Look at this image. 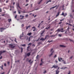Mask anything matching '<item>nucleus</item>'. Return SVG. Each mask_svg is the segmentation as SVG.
Returning <instances> with one entry per match:
<instances>
[{"label":"nucleus","mask_w":74,"mask_h":74,"mask_svg":"<svg viewBox=\"0 0 74 74\" xmlns=\"http://www.w3.org/2000/svg\"><path fill=\"white\" fill-rule=\"evenodd\" d=\"M5 28H0V30L1 32H3V30H5Z\"/></svg>","instance_id":"0eeeda50"},{"label":"nucleus","mask_w":74,"mask_h":74,"mask_svg":"<svg viewBox=\"0 0 74 74\" xmlns=\"http://www.w3.org/2000/svg\"><path fill=\"white\" fill-rule=\"evenodd\" d=\"M23 12V13H26V12H25V11L24 12Z\"/></svg>","instance_id":"e2e57ef3"},{"label":"nucleus","mask_w":74,"mask_h":74,"mask_svg":"<svg viewBox=\"0 0 74 74\" xmlns=\"http://www.w3.org/2000/svg\"><path fill=\"white\" fill-rule=\"evenodd\" d=\"M32 47H36V45H35V44H33Z\"/></svg>","instance_id":"4c0bfd02"},{"label":"nucleus","mask_w":74,"mask_h":74,"mask_svg":"<svg viewBox=\"0 0 74 74\" xmlns=\"http://www.w3.org/2000/svg\"><path fill=\"white\" fill-rule=\"evenodd\" d=\"M49 38V36L48 35H46L45 36V39H46V38H47V39H48Z\"/></svg>","instance_id":"1a4fd4ad"},{"label":"nucleus","mask_w":74,"mask_h":74,"mask_svg":"<svg viewBox=\"0 0 74 74\" xmlns=\"http://www.w3.org/2000/svg\"><path fill=\"white\" fill-rule=\"evenodd\" d=\"M41 25V23L39 24L38 25V27H39L40 26V25Z\"/></svg>","instance_id":"473e14b6"},{"label":"nucleus","mask_w":74,"mask_h":74,"mask_svg":"<svg viewBox=\"0 0 74 74\" xmlns=\"http://www.w3.org/2000/svg\"><path fill=\"white\" fill-rule=\"evenodd\" d=\"M8 1H9L8 0L6 1V3H8Z\"/></svg>","instance_id":"ea45409f"},{"label":"nucleus","mask_w":74,"mask_h":74,"mask_svg":"<svg viewBox=\"0 0 74 74\" xmlns=\"http://www.w3.org/2000/svg\"><path fill=\"white\" fill-rule=\"evenodd\" d=\"M63 30V29L62 28V29H58L57 30V32H60H60H63V31H62V30Z\"/></svg>","instance_id":"f257e3e1"},{"label":"nucleus","mask_w":74,"mask_h":74,"mask_svg":"<svg viewBox=\"0 0 74 74\" xmlns=\"http://www.w3.org/2000/svg\"><path fill=\"white\" fill-rule=\"evenodd\" d=\"M67 15V13H65L64 15V16L65 17Z\"/></svg>","instance_id":"cd10ccee"},{"label":"nucleus","mask_w":74,"mask_h":74,"mask_svg":"<svg viewBox=\"0 0 74 74\" xmlns=\"http://www.w3.org/2000/svg\"><path fill=\"white\" fill-rule=\"evenodd\" d=\"M58 59L59 61V62H60L61 61L60 60H62L63 59L62 58H58Z\"/></svg>","instance_id":"f3484780"},{"label":"nucleus","mask_w":74,"mask_h":74,"mask_svg":"<svg viewBox=\"0 0 74 74\" xmlns=\"http://www.w3.org/2000/svg\"><path fill=\"white\" fill-rule=\"evenodd\" d=\"M30 37H29L28 39L29 41H30Z\"/></svg>","instance_id":"c756f323"},{"label":"nucleus","mask_w":74,"mask_h":74,"mask_svg":"<svg viewBox=\"0 0 74 74\" xmlns=\"http://www.w3.org/2000/svg\"><path fill=\"white\" fill-rule=\"evenodd\" d=\"M24 26V24H22L21 25V27H23Z\"/></svg>","instance_id":"79ce46f5"},{"label":"nucleus","mask_w":74,"mask_h":74,"mask_svg":"<svg viewBox=\"0 0 74 74\" xmlns=\"http://www.w3.org/2000/svg\"><path fill=\"white\" fill-rule=\"evenodd\" d=\"M47 73V71L46 70H45L44 71H43V73L44 74H45Z\"/></svg>","instance_id":"6ab92c4d"},{"label":"nucleus","mask_w":74,"mask_h":74,"mask_svg":"<svg viewBox=\"0 0 74 74\" xmlns=\"http://www.w3.org/2000/svg\"><path fill=\"white\" fill-rule=\"evenodd\" d=\"M60 12H58L57 14V15H56V18L57 16H58L59 15V14H60Z\"/></svg>","instance_id":"423d86ee"},{"label":"nucleus","mask_w":74,"mask_h":74,"mask_svg":"<svg viewBox=\"0 0 74 74\" xmlns=\"http://www.w3.org/2000/svg\"><path fill=\"white\" fill-rule=\"evenodd\" d=\"M49 2H51V0H49L47 2V3H46V4H47Z\"/></svg>","instance_id":"5701e85b"},{"label":"nucleus","mask_w":74,"mask_h":74,"mask_svg":"<svg viewBox=\"0 0 74 74\" xmlns=\"http://www.w3.org/2000/svg\"><path fill=\"white\" fill-rule=\"evenodd\" d=\"M9 47L11 48H14L15 46L14 45H13L10 44L9 45Z\"/></svg>","instance_id":"f03ea898"},{"label":"nucleus","mask_w":74,"mask_h":74,"mask_svg":"<svg viewBox=\"0 0 74 74\" xmlns=\"http://www.w3.org/2000/svg\"><path fill=\"white\" fill-rule=\"evenodd\" d=\"M42 1V0H40V1L38 3V4H40V3H41V2Z\"/></svg>","instance_id":"c85d7f7f"},{"label":"nucleus","mask_w":74,"mask_h":74,"mask_svg":"<svg viewBox=\"0 0 74 74\" xmlns=\"http://www.w3.org/2000/svg\"><path fill=\"white\" fill-rule=\"evenodd\" d=\"M14 41L15 42H16V38H15V40H14Z\"/></svg>","instance_id":"e433bc0d"},{"label":"nucleus","mask_w":74,"mask_h":74,"mask_svg":"<svg viewBox=\"0 0 74 74\" xmlns=\"http://www.w3.org/2000/svg\"><path fill=\"white\" fill-rule=\"evenodd\" d=\"M72 58H73V56H72L70 58L71 59H72Z\"/></svg>","instance_id":"864d4df0"},{"label":"nucleus","mask_w":74,"mask_h":74,"mask_svg":"<svg viewBox=\"0 0 74 74\" xmlns=\"http://www.w3.org/2000/svg\"><path fill=\"white\" fill-rule=\"evenodd\" d=\"M21 46L22 47H25L26 46V45H25V44H24L23 45H21Z\"/></svg>","instance_id":"bb28decb"},{"label":"nucleus","mask_w":74,"mask_h":74,"mask_svg":"<svg viewBox=\"0 0 74 74\" xmlns=\"http://www.w3.org/2000/svg\"><path fill=\"white\" fill-rule=\"evenodd\" d=\"M44 32H45V29L43 30L42 32L41 33V35H42L44 33Z\"/></svg>","instance_id":"9b49d317"},{"label":"nucleus","mask_w":74,"mask_h":74,"mask_svg":"<svg viewBox=\"0 0 74 74\" xmlns=\"http://www.w3.org/2000/svg\"><path fill=\"white\" fill-rule=\"evenodd\" d=\"M62 34H58V36H59V37H61V36H62Z\"/></svg>","instance_id":"72a5a7b5"},{"label":"nucleus","mask_w":74,"mask_h":74,"mask_svg":"<svg viewBox=\"0 0 74 74\" xmlns=\"http://www.w3.org/2000/svg\"><path fill=\"white\" fill-rule=\"evenodd\" d=\"M30 25H29V26H28V28H29V27H30Z\"/></svg>","instance_id":"338daca9"},{"label":"nucleus","mask_w":74,"mask_h":74,"mask_svg":"<svg viewBox=\"0 0 74 74\" xmlns=\"http://www.w3.org/2000/svg\"><path fill=\"white\" fill-rule=\"evenodd\" d=\"M29 48H30V46H29L27 47V49H29Z\"/></svg>","instance_id":"680f3d73"},{"label":"nucleus","mask_w":74,"mask_h":74,"mask_svg":"<svg viewBox=\"0 0 74 74\" xmlns=\"http://www.w3.org/2000/svg\"><path fill=\"white\" fill-rule=\"evenodd\" d=\"M8 21L9 22H11V19H8Z\"/></svg>","instance_id":"aec40b11"},{"label":"nucleus","mask_w":74,"mask_h":74,"mask_svg":"<svg viewBox=\"0 0 74 74\" xmlns=\"http://www.w3.org/2000/svg\"><path fill=\"white\" fill-rule=\"evenodd\" d=\"M72 12H74V9L73 10H72Z\"/></svg>","instance_id":"13d9d810"},{"label":"nucleus","mask_w":74,"mask_h":74,"mask_svg":"<svg viewBox=\"0 0 74 74\" xmlns=\"http://www.w3.org/2000/svg\"><path fill=\"white\" fill-rule=\"evenodd\" d=\"M32 29H34L33 30V32H35V30H36V27H35L34 26L32 27Z\"/></svg>","instance_id":"f8f14e48"},{"label":"nucleus","mask_w":74,"mask_h":74,"mask_svg":"<svg viewBox=\"0 0 74 74\" xmlns=\"http://www.w3.org/2000/svg\"><path fill=\"white\" fill-rule=\"evenodd\" d=\"M69 25H70L71 26H72V25L70 24H69Z\"/></svg>","instance_id":"5fc2aeb1"},{"label":"nucleus","mask_w":74,"mask_h":74,"mask_svg":"<svg viewBox=\"0 0 74 74\" xmlns=\"http://www.w3.org/2000/svg\"><path fill=\"white\" fill-rule=\"evenodd\" d=\"M16 17H17V15H16L15 17V18H16Z\"/></svg>","instance_id":"bf43d9fd"},{"label":"nucleus","mask_w":74,"mask_h":74,"mask_svg":"<svg viewBox=\"0 0 74 74\" xmlns=\"http://www.w3.org/2000/svg\"><path fill=\"white\" fill-rule=\"evenodd\" d=\"M58 66L54 65H53V66L51 67V68L52 69L53 68L56 69V68H58Z\"/></svg>","instance_id":"7ed1b4c3"},{"label":"nucleus","mask_w":74,"mask_h":74,"mask_svg":"<svg viewBox=\"0 0 74 74\" xmlns=\"http://www.w3.org/2000/svg\"><path fill=\"white\" fill-rule=\"evenodd\" d=\"M33 22H37V21H36V19H35L34 20H33Z\"/></svg>","instance_id":"b1692460"},{"label":"nucleus","mask_w":74,"mask_h":74,"mask_svg":"<svg viewBox=\"0 0 74 74\" xmlns=\"http://www.w3.org/2000/svg\"><path fill=\"white\" fill-rule=\"evenodd\" d=\"M2 53H3V52L1 51H0V56H1V55L2 54Z\"/></svg>","instance_id":"393cba45"},{"label":"nucleus","mask_w":74,"mask_h":74,"mask_svg":"<svg viewBox=\"0 0 74 74\" xmlns=\"http://www.w3.org/2000/svg\"><path fill=\"white\" fill-rule=\"evenodd\" d=\"M50 28V26H49L48 27H46L45 28V29H47V30H48Z\"/></svg>","instance_id":"a211bd4d"},{"label":"nucleus","mask_w":74,"mask_h":74,"mask_svg":"<svg viewBox=\"0 0 74 74\" xmlns=\"http://www.w3.org/2000/svg\"><path fill=\"white\" fill-rule=\"evenodd\" d=\"M20 17H22V18H20L21 19H23V18L24 17V16H22V15H20Z\"/></svg>","instance_id":"dca6fc26"},{"label":"nucleus","mask_w":74,"mask_h":74,"mask_svg":"<svg viewBox=\"0 0 74 74\" xmlns=\"http://www.w3.org/2000/svg\"><path fill=\"white\" fill-rule=\"evenodd\" d=\"M10 62H8V64L9 65H10Z\"/></svg>","instance_id":"a18cd8bd"},{"label":"nucleus","mask_w":74,"mask_h":74,"mask_svg":"<svg viewBox=\"0 0 74 74\" xmlns=\"http://www.w3.org/2000/svg\"><path fill=\"white\" fill-rule=\"evenodd\" d=\"M29 5V4L28 3H27L25 5V6H27V5Z\"/></svg>","instance_id":"09e8293b"},{"label":"nucleus","mask_w":74,"mask_h":74,"mask_svg":"<svg viewBox=\"0 0 74 74\" xmlns=\"http://www.w3.org/2000/svg\"><path fill=\"white\" fill-rule=\"evenodd\" d=\"M62 23V22H60L58 23V24H59V25H60V24H61Z\"/></svg>","instance_id":"3c124183"},{"label":"nucleus","mask_w":74,"mask_h":74,"mask_svg":"<svg viewBox=\"0 0 74 74\" xmlns=\"http://www.w3.org/2000/svg\"><path fill=\"white\" fill-rule=\"evenodd\" d=\"M22 37H23V36H20V39H23V38H22Z\"/></svg>","instance_id":"412c9836"},{"label":"nucleus","mask_w":74,"mask_h":74,"mask_svg":"<svg viewBox=\"0 0 74 74\" xmlns=\"http://www.w3.org/2000/svg\"><path fill=\"white\" fill-rule=\"evenodd\" d=\"M4 66H7L6 63L4 64Z\"/></svg>","instance_id":"c03bdc74"},{"label":"nucleus","mask_w":74,"mask_h":74,"mask_svg":"<svg viewBox=\"0 0 74 74\" xmlns=\"http://www.w3.org/2000/svg\"><path fill=\"white\" fill-rule=\"evenodd\" d=\"M60 47H62V48L66 47V46L62 45H60Z\"/></svg>","instance_id":"4468645a"},{"label":"nucleus","mask_w":74,"mask_h":74,"mask_svg":"<svg viewBox=\"0 0 74 74\" xmlns=\"http://www.w3.org/2000/svg\"><path fill=\"white\" fill-rule=\"evenodd\" d=\"M18 14H21V12H20V11L19 10H18Z\"/></svg>","instance_id":"a19ab883"},{"label":"nucleus","mask_w":74,"mask_h":74,"mask_svg":"<svg viewBox=\"0 0 74 74\" xmlns=\"http://www.w3.org/2000/svg\"><path fill=\"white\" fill-rule=\"evenodd\" d=\"M6 52L5 51H3L2 52H3V53H4V52Z\"/></svg>","instance_id":"603ef678"},{"label":"nucleus","mask_w":74,"mask_h":74,"mask_svg":"<svg viewBox=\"0 0 74 74\" xmlns=\"http://www.w3.org/2000/svg\"><path fill=\"white\" fill-rule=\"evenodd\" d=\"M56 74H59V71L58 70H57L56 71Z\"/></svg>","instance_id":"ddd939ff"},{"label":"nucleus","mask_w":74,"mask_h":74,"mask_svg":"<svg viewBox=\"0 0 74 74\" xmlns=\"http://www.w3.org/2000/svg\"><path fill=\"white\" fill-rule=\"evenodd\" d=\"M64 64H66V62H64Z\"/></svg>","instance_id":"69168bd1"},{"label":"nucleus","mask_w":74,"mask_h":74,"mask_svg":"<svg viewBox=\"0 0 74 74\" xmlns=\"http://www.w3.org/2000/svg\"><path fill=\"white\" fill-rule=\"evenodd\" d=\"M54 36H55V35H51L50 36V37H54Z\"/></svg>","instance_id":"2f4dec72"},{"label":"nucleus","mask_w":74,"mask_h":74,"mask_svg":"<svg viewBox=\"0 0 74 74\" xmlns=\"http://www.w3.org/2000/svg\"><path fill=\"white\" fill-rule=\"evenodd\" d=\"M32 32H30L27 34V35H28L29 36H31V35H32Z\"/></svg>","instance_id":"2eb2a0df"},{"label":"nucleus","mask_w":74,"mask_h":74,"mask_svg":"<svg viewBox=\"0 0 74 74\" xmlns=\"http://www.w3.org/2000/svg\"><path fill=\"white\" fill-rule=\"evenodd\" d=\"M45 40V38L44 39L43 38H42L40 39V41H44V40Z\"/></svg>","instance_id":"6e6552de"},{"label":"nucleus","mask_w":74,"mask_h":74,"mask_svg":"<svg viewBox=\"0 0 74 74\" xmlns=\"http://www.w3.org/2000/svg\"><path fill=\"white\" fill-rule=\"evenodd\" d=\"M41 63L40 64V66H41V65H42V63H44V62L42 61V59H41Z\"/></svg>","instance_id":"39448f33"},{"label":"nucleus","mask_w":74,"mask_h":74,"mask_svg":"<svg viewBox=\"0 0 74 74\" xmlns=\"http://www.w3.org/2000/svg\"><path fill=\"white\" fill-rule=\"evenodd\" d=\"M29 16H28V15H26L25 16V17H27Z\"/></svg>","instance_id":"4d7b16f0"},{"label":"nucleus","mask_w":74,"mask_h":74,"mask_svg":"<svg viewBox=\"0 0 74 74\" xmlns=\"http://www.w3.org/2000/svg\"><path fill=\"white\" fill-rule=\"evenodd\" d=\"M55 62H56V63H58V61H57V60H56Z\"/></svg>","instance_id":"774afa93"},{"label":"nucleus","mask_w":74,"mask_h":74,"mask_svg":"<svg viewBox=\"0 0 74 74\" xmlns=\"http://www.w3.org/2000/svg\"><path fill=\"white\" fill-rule=\"evenodd\" d=\"M54 52V51H53L51 53V54L49 56V57H50V56H51L52 55H53V53Z\"/></svg>","instance_id":"9d476101"},{"label":"nucleus","mask_w":74,"mask_h":74,"mask_svg":"<svg viewBox=\"0 0 74 74\" xmlns=\"http://www.w3.org/2000/svg\"><path fill=\"white\" fill-rule=\"evenodd\" d=\"M21 53H22V52H23V48H22V47H21Z\"/></svg>","instance_id":"a878e982"},{"label":"nucleus","mask_w":74,"mask_h":74,"mask_svg":"<svg viewBox=\"0 0 74 74\" xmlns=\"http://www.w3.org/2000/svg\"><path fill=\"white\" fill-rule=\"evenodd\" d=\"M31 60H29V63H30V62H31Z\"/></svg>","instance_id":"8fccbe9b"},{"label":"nucleus","mask_w":74,"mask_h":74,"mask_svg":"<svg viewBox=\"0 0 74 74\" xmlns=\"http://www.w3.org/2000/svg\"><path fill=\"white\" fill-rule=\"evenodd\" d=\"M52 41H53L52 40L48 41V42H49V43L51 42H52Z\"/></svg>","instance_id":"c9c22d12"},{"label":"nucleus","mask_w":74,"mask_h":74,"mask_svg":"<svg viewBox=\"0 0 74 74\" xmlns=\"http://www.w3.org/2000/svg\"><path fill=\"white\" fill-rule=\"evenodd\" d=\"M32 43H29V44L28 45H32Z\"/></svg>","instance_id":"49530a36"},{"label":"nucleus","mask_w":74,"mask_h":74,"mask_svg":"<svg viewBox=\"0 0 74 74\" xmlns=\"http://www.w3.org/2000/svg\"><path fill=\"white\" fill-rule=\"evenodd\" d=\"M1 11H2V10H1V9H0V12H1Z\"/></svg>","instance_id":"6e6d98bb"},{"label":"nucleus","mask_w":74,"mask_h":74,"mask_svg":"<svg viewBox=\"0 0 74 74\" xmlns=\"http://www.w3.org/2000/svg\"><path fill=\"white\" fill-rule=\"evenodd\" d=\"M69 40H70V41H71V42L72 41V42H73V41H73V40L71 39H69Z\"/></svg>","instance_id":"4be33fe9"},{"label":"nucleus","mask_w":74,"mask_h":74,"mask_svg":"<svg viewBox=\"0 0 74 74\" xmlns=\"http://www.w3.org/2000/svg\"><path fill=\"white\" fill-rule=\"evenodd\" d=\"M64 19L61 20H60V22H62V21H63Z\"/></svg>","instance_id":"052dcab7"},{"label":"nucleus","mask_w":74,"mask_h":74,"mask_svg":"<svg viewBox=\"0 0 74 74\" xmlns=\"http://www.w3.org/2000/svg\"><path fill=\"white\" fill-rule=\"evenodd\" d=\"M52 51H53V49H51L50 51V52H52Z\"/></svg>","instance_id":"de8ad7c7"},{"label":"nucleus","mask_w":74,"mask_h":74,"mask_svg":"<svg viewBox=\"0 0 74 74\" xmlns=\"http://www.w3.org/2000/svg\"><path fill=\"white\" fill-rule=\"evenodd\" d=\"M28 28H29L27 26L26 27V30H27V29H28Z\"/></svg>","instance_id":"37998d69"},{"label":"nucleus","mask_w":74,"mask_h":74,"mask_svg":"<svg viewBox=\"0 0 74 74\" xmlns=\"http://www.w3.org/2000/svg\"><path fill=\"white\" fill-rule=\"evenodd\" d=\"M57 6V5H56L55 6L52 7L51 8H55V7H56Z\"/></svg>","instance_id":"f704fd0d"},{"label":"nucleus","mask_w":74,"mask_h":74,"mask_svg":"<svg viewBox=\"0 0 74 74\" xmlns=\"http://www.w3.org/2000/svg\"><path fill=\"white\" fill-rule=\"evenodd\" d=\"M56 57H57V55L56 54L55 55V56H54V58H56Z\"/></svg>","instance_id":"7c9ffc66"},{"label":"nucleus","mask_w":74,"mask_h":74,"mask_svg":"<svg viewBox=\"0 0 74 74\" xmlns=\"http://www.w3.org/2000/svg\"><path fill=\"white\" fill-rule=\"evenodd\" d=\"M31 54V52H29L27 54V56H28V57L30 56V55Z\"/></svg>","instance_id":"20e7f679"},{"label":"nucleus","mask_w":74,"mask_h":74,"mask_svg":"<svg viewBox=\"0 0 74 74\" xmlns=\"http://www.w3.org/2000/svg\"><path fill=\"white\" fill-rule=\"evenodd\" d=\"M64 13H63V12H62V14H61V15H63V16H64Z\"/></svg>","instance_id":"58836bf2"},{"label":"nucleus","mask_w":74,"mask_h":74,"mask_svg":"<svg viewBox=\"0 0 74 74\" xmlns=\"http://www.w3.org/2000/svg\"><path fill=\"white\" fill-rule=\"evenodd\" d=\"M2 59V56H1V57H0V59Z\"/></svg>","instance_id":"0e129e2a"}]
</instances>
